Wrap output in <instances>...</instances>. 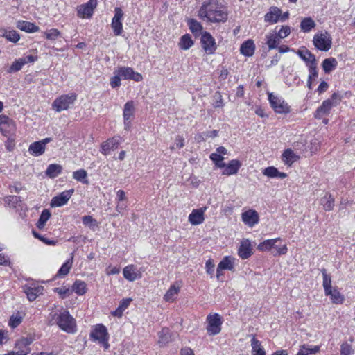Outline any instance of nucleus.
Returning a JSON list of instances; mask_svg holds the SVG:
<instances>
[{"label": "nucleus", "mask_w": 355, "mask_h": 355, "mask_svg": "<svg viewBox=\"0 0 355 355\" xmlns=\"http://www.w3.org/2000/svg\"><path fill=\"white\" fill-rule=\"evenodd\" d=\"M296 53L306 62L308 67L309 64L316 62L315 56L306 48L298 49Z\"/></svg>", "instance_id": "nucleus-20"}, {"label": "nucleus", "mask_w": 355, "mask_h": 355, "mask_svg": "<svg viewBox=\"0 0 355 355\" xmlns=\"http://www.w3.org/2000/svg\"><path fill=\"white\" fill-rule=\"evenodd\" d=\"M121 76L118 74V71H115V76L111 78L110 85L112 88L119 87L121 85Z\"/></svg>", "instance_id": "nucleus-58"}, {"label": "nucleus", "mask_w": 355, "mask_h": 355, "mask_svg": "<svg viewBox=\"0 0 355 355\" xmlns=\"http://www.w3.org/2000/svg\"><path fill=\"white\" fill-rule=\"evenodd\" d=\"M198 15L202 20L213 23L225 21L227 19V11L219 6L217 0H205Z\"/></svg>", "instance_id": "nucleus-1"}, {"label": "nucleus", "mask_w": 355, "mask_h": 355, "mask_svg": "<svg viewBox=\"0 0 355 355\" xmlns=\"http://www.w3.org/2000/svg\"><path fill=\"white\" fill-rule=\"evenodd\" d=\"M44 34L47 40H55L60 35V32L56 28H51L45 32Z\"/></svg>", "instance_id": "nucleus-51"}, {"label": "nucleus", "mask_w": 355, "mask_h": 355, "mask_svg": "<svg viewBox=\"0 0 355 355\" xmlns=\"http://www.w3.org/2000/svg\"><path fill=\"white\" fill-rule=\"evenodd\" d=\"M204 220V211L202 209H193L189 216V221L193 225L202 223Z\"/></svg>", "instance_id": "nucleus-22"}, {"label": "nucleus", "mask_w": 355, "mask_h": 355, "mask_svg": "<svg viewBox=\"0 0 355 355\" xmlns=\"http://www.w3.org/2000/svg\"><path fill=\"white\" fill-rule=\"evenodd\" d=\"M251 347L252 355H266L264 349L261 346V342L255 338L254 335H252L251 339Z\"/></svg>", "instance_id": "nucleus-30"}, {"label": "nucleus", "mask_w": 355, "mask_h": 355, "mask_svg": "<svg viewBox=\"0 0 355 355\" xmlns=\"http://www.w3.org/2000/svg\"><path fill=\"white\" fill-rule=\"evenodd\" d=\"M327 295H331V300L334 303H338L342 301V297L340 294V293L336 290L331 288V293H326Z\"/></svg>", "instance_id": "nucleus-59"}, {"label": "nucleus", "mask_w": 355, "mask_h": 355, "mask_svg": "<svg viewBox=\"0 0 355 355\" xmlns=\"http://www.w3.org/2000/svg\"><path fill=\"white\" fill-rule=\"evenodd\" d=\"M31 343V340L28 338H22L18 340L15 345V347L18 349L15 352L11 351L4 355H27L30 352L28 346Z\"/></svg>", "instance_id": "nucleus-10"}, {"label": "nucleus", "mask_w": 355, "mask_h": 355, "mask_svg": "<svg viewBox=\"0 0 355 355\" xmlns=\"http://www.w3.org/2000/svg\"><path fill=\"white\" fill-rule=\"evenodd\" d=\"M272 250H273L272 251V254L274 256H279V255L286 254L288 251V248H287L286 245H284L281 247H279L278 245H276L275 244Z\"/></svg>", "instance_id": "nucleus-52"}, {"label": "nucleus", "mask_w": 355, "mask_h": 355, "mask_svg": "<svg viewBox=\"0 0 355 355\" xmlns=\"http://www.w3.org/2000/svg\"><path fill=\"white\" fill-rule=\"evenodd\" d=\"M77 99V95L75 93L62 95L56 98L52 103V107L56 112H60L68 110Z\"/></svg>", "instance_id": "nucleus-4"}, {"label": "nucleus", "mask_w": 355, "mask_h": 355, "mask_svg": "<svg viewBox=\"0 0 355 355\" xmlns=\"http://www.w3.org/2000/svg\"><path fill=\"white\" fill-rule=\"evenodd\" d=\"M243 222L248 226L252 227L259 221L258 213L254 209H249L241 214Z\"/></svg>", "instance_id": "nucleus-15"}, {"label": "nucleus", "mask_w": 355, "mask_h": 355, "mask_svg": "<svg viewBox=\"0 0 355 355\" xmlns=\"http://www.w3.org/2000/svg\"><path fill=\"white\" fill-rule=\"evenodd\" d=\"M255 46L252 40L244 42L240 48L241 53L248 57L252 56L254 53Z\"/></svg>", "instance_id": "nucleus-27"}, {"label": "nucleus", "mask_w": 355, "mask_h": 355, "mask_svg": "<svg viewBox=\"0 0 355 355\" xmlns=\"http://www.w3.org/2000/svg\"><path fill=\"white\" fill-rule=\"evenodd\" d=\"M77 12L78 16L81 18H90L94 11L85 4H83L78 7Z\"/></svg>", "instance_id": "nucleus-46"}, {"label": "nucleus", "mask_w": 355, "mask_h": 355, "mask_svg": "<svg viewBox=\"0 0 355 355\" xmlns=\"http://www.w3.org/2000/svg\"><path fill=\"white\" fill-rule=\"evenodd\" d=\"M135 115V105L132 101H128L123 108V116L125 130H128L131 126V121Z\"/></svg>", "instance_id": "nucleus-11"}, {"label": "nucleus", "mask_w": 355, "mask_h": 355, "mask_svg": "<svg viewBox=\"0 0 355 355\" xmlns=\"http://www.w3.org/2000/svg\"><path fill=\"white\" fill-rule=\"evenodd\" d=\"M132 301L131 298H125L123 299L118 306V308L115 311H125L128 308L130 302Z\"/></svg>", "instance_id": "nucleus-61"}, {"label": "nucleus", "mask_w": 355, "mask_h": 355, "mask_svg": "<svg viewBox=\"0 0 355 355\" xmlns=\"http://www.w3.org/2000/svg\"><path fill=\"white\" fill-rule=\"evenodd\" d=\"M73 263V257L71 259H68L65 263H64L59 270L57 272V277H64L69 274L70 269L72 266Z\"/></svg>", "instance_id": "nucleus-42"}, {"label": "nucleus", "mask_w": 355, "mask_h": 355, "mask_svg": "<svg viewBox=\"0 0 355 355\" xmlns=\"http://www.w3.org/2000/svg\"><path fill=\"white\" fill-rule=\"evenodd\" d=\"M241 166V163L237 159L231 160L225 166L223 171V175H231L236 174Z\"/></svg>", "instance_id": "nucleus-21"}, {"label": "nucleus", "mask_w": 355, "mask_h": 355, "mask_svg": "<svg viewBox=\"0 0 355 355\" xmlns=\"http://www.w3.org/2000/svg\"><path fill=\"white\" fill-rule=\"evenodd\" d=\"M266 44L269 50L277 49L279 46L281 39L277 35V34L269 33L266 35Z\"/></svg>", "instance_id": "nucleus-32"}, {"label": "nucleus", "mask_w": 355, "mask_h": 355, "mask_svg": "<svg viewBox=\"0 0 355 355\" xmlns=\"http://www.w3.org/2000/svg\"><path fill=\"white\" fill-rule=\"evenodd\" d=\"M323 277V287L325 291V293H331V279L330 275L327 274L326 269L323 268L321 270Z\"/></svg>", "instance_id": "nucleus-43"}, {"label": "nucleus", "mask_w": 355, "mask_h": 355, "mask_svg": "<svg viewBox=\"0 0 355 355\" xmlns=\"http://www.w3.org/2000/svg\"><path fill=\"white\" fill-rule=\"evenodd\" d=\"M282 10L276 6H272L269 11L264 15L265 22L270 24H276L279 21Z\"/></svg>", "instance_id": "nucleus-17"}, {"label": "nucleus", "mask_w": 355, "mask_h": 355, "mask_svg": "<svg viewBox=\"0 0 355 355\" xmlns=\"http://www.w3.org/2000/svg\"><path fill=\"white\" fill-rule=\"evenodd\" d=\"M352 352L351 345L347 343H343L340 347V355H349Z\"/></svg>", "instance_id": "nucleus-64"}, {"label": "nucleus", "mask_w": 355, "mask_h": 355, "mask_svg": "<svg viewBox=\"0 0 355 355\" xmlns=\"http://www.w3.org/2000/svg\"><path fill=\"white\" fill-rule=\"evenodd\" d=\"M123 12L121 8L116 7L114 9V16L112 18L111 27L115 35H120L123 32L122 19Z\"/></svg>", "instance_id": "nucleus-9"}, {"label": "nucleus", "mask_w": 355, "mask_h": 355, "mask_svg": "<svg viewBox=\"0 0 355 355\" xmlns=\"http://www.w3.org/2000/svg\"><path fill=\"white\" fill-rule=\"evenodd\" d=\"M320 204L327 211L332 210L334 207V199L329 193H326L320 200Z\"/></svg>", "instance_id": "nucleus-36"}, {"label": "nucleus", "mask_w": 355, "mask_h": 355, "mask_svg": "<svg viewBox=\"0 0 355 355\" xmlns=\"http://www.w3.org/2000/svg\"><path fill=\"white\" fill-rule=\"evenodd\" d=\"M234 259L230 256L224 257L218 264V270H234Z\"/></svg>", "instance_id": "nucleus-35"}, {"label": "nucleus", "mask_w": 355, "mask_h": 355, "mask_svg": "<svg viewBox=\"0 0 355 355\" xmlns=\"http://www.w3.org/2000/svg\"><path fill=\"white\" fill-rule=\"evenodd\" d=\"M6 125L12 128L14 126V121L6 115H0V130L4 136L8 137L10 130H7Z\"/></svg>", "instance_id": "nucleus-25"}, {"label": "nucleus", "mask_w": 355, "mask_h": 355, "mask_svg": "<svg viewBox=\"0 0 355 355\" xmlns=\"http://www.w3.org/2000/svg\"><path fill=\"white\" fill-rule=\"evenodd\" d=\"M342 96L339 92H334L328 101H330L331 103H333V106H336L341 101Z\"/></svg>", "instance_id": "nucleus-63"}, {"label": "nucleus", "mask_w": 355, "mask_h": 355, "mask_svg": "<svg viewBox=\"0 0 355 355\" xmlns=\"http://www.w3.org/2000/svg\"><path fill=\"white\" fill-rule=\"evenodd\" d=\"M333 107V103H331L330 101L327 99L324 101L322 105L317 108L315 117L320 119L322 116L329 114Z\"/></svg>", "instance_id": "nucleus-26"}, {"label": "nucleus", "mask_w": 355, "mask_h": 355, "mask_svg": "<svg viewBox=\"0 0 355 355\" xmlns=\"http://www.w3.org/2000/svg\"><path fill=\"white\" fill-rule=\"evenodd\" d=\"M171 341V336L168 329H163L159 333L158 344L164 347Z\"/></svg>", "instance_id": "nucleus-34"}, {"label": "nucleus", "mask_w": 355, "mask_h": 355, "mask_svg": "<svg viewBox=\"0 0 355 355\" xmlns=\"http://www.w3.org/2000/svg\"><path fill=\"white\" fill-rule=\"evenodd\" d=\"M2 36L14 43L17 42L20 39L19 33L15 30H4Z\"/></svg>", "instance_id": "nucleus-45"}, {"label": "nucleus", "mask_w": 355, "mask_h": 355, "mask_svg": "<svg viewBox=\"0 0 355 355\" xmlns=\"http://www.w3.org/2000/svg\"><path fill=\"white\" fill-rule=\"evenodd\" d=\"M25 316L24 312H17L16 313L12 315L10 318L8 324L11 328H15L19 326L23 318Z\"/></svg>", "instance_id": "nucleus-37"}, {"label": "nucleus", "mask_w": 355, "mask_h": 355, "mask_svg": "<svg viewBox=\"0 0 355 355\" xmlns=\"http://www.w3.org/2000/svg\"><path fill=\"white\" fill-rule=\"evenodd\" d=\"M207 321L208 322L207 330L210 335H216L220 332L222 318L219 314L214 313L208 315Z\"/></svg>", "instance_id": "nucleus-6"}, {"label": "nucleus", "mask_w": 355, "mask_h": 355, "mask_svg": "<svg viewBox=\"0 0 355 355\" xmlns=\"http://www.w3.org/2000/svg\"><path fill=\"white\" fill-rule=\"evenodd\" d=\"M193 44V42L190 35L186 34L181 37L180 42L179 43L181 49L187 50L191 48Z\"/></svg>", "instance_id": "nucleus-44"}, {"label": "nucleus", "mask_w": 355, "mask_h": 355, "mask_svg": "<svg viewBox=\"0 0 355 355\" xmlns=\"http://www.w3.org/2000/svg\"><path fill=\"white\" fill-rule=\"evenodd\" d=\"M62 167L58 164H49L45 171V174L50 178H55L62 173Z\"/></svg>", "instance_id": "nucleus-29"}, {"label": "nucleus", "mask_w": 355, "mask_h": 355, "mask_svg": "<svg viewBox=\"0 0 355 355\" xmlns=\"http://www.w3.org/2000/svg\"><path fill=\"white\" fill-rule=\"evenodd\" d=\"M300 159V156L295 154L291 149H286L282 155V159L285 164L291 166Z\"/></svg>", "instance_id": "nucleus-24"}, {"label": "nucleus", "mask_w": 355, "mask_h": 355, "mask_svg": "<svg viewBox=\"0 0 355 355\" xmlns=\"http://www.w3.org/2000/svg\"><path fill=\"white\" fill-rule=\"evenodd\" d=\"M319 350H320L319 346H315L313 348H309V347H306L305 346H302V348L300 349L301 352H302L304 355L315 354L316 352H318Z\"/></svg>", "instance_id": "nucleus-62"}, {"label": "nucleus", "mask_w": 355, "mask_h": 355, "mask_svg": "<svg viewBox=\"0 0 355 355\" xmlns=\"http://www.w3.org/2000/svg\"><path fill=\"white\" fill-rule=\"evenodd\" d=\"M210 159L216 167L221 168L225 166V164L223 162L224 157L222 155L213 153L210 155Z\"/></svg>", "instance_id": "nucleus-49"}, {"label": "nucleus", "mask_w": 355, "mask_h": 355, "mask_svg": "<svg viewBox=\"0 0 355 355\" xmlns=\"http://www.w3.org/2000/svg\"><path fill=\"white\" fill-rule=\"evenodd\" d=\"M87 173L84 169H80L76 171L73 173V178L83 184H88V180L87 179Z\"/></svg>", "instance_id": "nucleus-48"}, {"label": "nucleus", "mask_w": 355, "mask_h": 355, "mask_svg": "<svg viewBox=\"0 0 355 355\" xmlns=\"http://www.w3.org/2000/svg\"><path fill=\"white\" fill-rule=\"evenodd\" d=\"M291 33V28L288 26H282L281 28L278 31L277 35L280 39H284Z\"/></svg>", "instance_id": "nucleus-55"}, {"label": "nucleus", "mask_w": 355, "mask_h": 355, "mask_svg": "<svg viewBox=\"0 0 355 355\" xmlns=\"http://www.w3.org/2000/svg\"><path fill=\"white\" fill-rule=\"evenodd\" d=\"M54 291L57 293L62 299L65 298L67 296H69L72 293L71 290L70 288L65 287L55 288L54 289Z\"/></svg>", "instance_id": "nucleus-54"}, {"label": "nucleus", "mask_w": 355, "mask_h": 355, "mask_svg": "<svg viewBox=\"0 0 355 355\" xmlns=\"http://www.w3.org/2000/svg\"><path fill=\"white\" fill-rule=\"evenodd\" d=\"M180 291V286L172 285L164 295V300L167 302L173 301Z\"/></svg>", "instance_id": "nucleus-41"}, {"label": "nucleus", "mask_w": 355, "mask_h": 355, "mask_svg": "<svg viewBox=\"0 0 355 355\" xmlns=\"http://www.w3.org/2000/svg\"><path fill=\"white\" fill-rule=\"evenodd\" d=\"M279 240V238L265 240L258 245L257 249L260 251H268L272 250L275 244Z\"/></svg>", "instance_id": "nucleus-38"}, {"label": "nucleus", "mask_w": 355, "mask_h": 355, "mask_svg": "<svg viewBox=\"0 0 355 355\" xmlns=\"http://www.w3.org/2000/svg\"><path fill=\"white\" fill-rule=\"evenodd\" d=\"M71 293L74 292L78 295H84L87 291V284L84 281L76 279L71 286Z\"/></svg>", "instance_id": "nucleus-28"}, {"label": "nucleus", "mask_w": 355, "mask_h": 355, "mask_svg": "<svg viewBox=\"0 0 355 355\" xmlns=\"http://www.w3.org/2000/svg\"><path fill=\"white\" fill-rule=\"evenodd\" d=\"M45 147L40 141H35L29 146L28 151L33 156L42 155L45 151Z\"/></svg>", "instance_id": "nucleus-31"}, {"label": "nucleus", "mask_w": 355, "mask_h": 355, "mask_svg": "<svg viewBox=\"0 0 355 355\" xmlns=\"http://www.w3.org/2000/svg\"><path fill=\"white\" fill-rule=\"evenodd\" d=\"M33 234L35 238L38 239L39 240L42 241L43 243L47 245H55L56 241L54 240H50L47 238H45L44 236L40 235L39 233L35 232V230H33Z\"/></svg>", "instance_id": "nucleus-56"}, {"label": "nucleus", "mask_w": 355, "mask_h": 355, "mask_svg": "<svg viewBox=\"0 0 355 355\" xmlns=\"http://www.w3.org/2000/svg\"><path fill=\"white\" fill-rule=\"evenodd\" d=\"M17 28L26 33H35L40 30L39 26L34 23L26 21H18L16 25Z\"/></svg>", "instance_id": "nucleus-23"}, {"label": "nucleus", "mask_w": 355, "mask_h": 355, "mask_svg": "<svg viewBox=\"0 0 355 355\" xmlns=\"http://www.w3.org/2000/svg\"><path fill=\"white\" fill-rule=\"evenodd\" d=\"M50 217V211L48 209H44L40 216L39 220L37 222V227L40 230L42 229Z\"/></svg>", "instance_id": "nucleus-47"}, {"label": "nucleus", "mask_w": 355, "mask_h": 355, "mask_svg": "<svg viewBox=\"0 0 355 355\" xmlns=\"http://www.w3.org/2000/svg\"><path fill=\"white\" fill-rule=\"evenodd\" d=\"M123 274L124 277L130 281H135L141 278V275L134 265H128L123 268Z\"/></svg>", "instance_id": "nucleus-18"}, {"label": "nucleus", "mask_w": 355, "mask_h": 355, "mask_svg": "<svg viewBox=\"0 0 355 355\" xmlns=\"http://www.w3.org/2000/svg\"><path fill=\"white\" fill-rule=\"evenodd\" d=\"M73 192V189L66 190L60 193L59 195L53 197L51 201V206L52 207H58L64 205L71 198Z\"/></svg>", "instance_id": "nucleus-12"}, {"label": "nucleus", "mask_w": 355, "mask_h": 355, "mask_svg": "<svg viewBox=\"0 0 355 355\" xmlns=\"http://www.w3.org/2000/svg\"><path fill=\"white\" fill-rule=\"evenodd\" d=\"M238 254L242 259H247L252 254V247L250 240L243 239L238 250Z\"/></svg>", "instance_id": "nucleus-16"}, {"label": "nucleus", "mask_w": 355, "mask_h": 355, "mask_svg": "<svg viewBox=\"0 0 355 355\" xmlns=\"http://www.w3.org/2000/svg\"><path fill=\"white\" fill-rule=\"evenodd\" d=\"M90 339L92 341L98 342L105 349H108L110 347L109 334L107 328L102 324H97L92 327L89 334Z\"/></svg>", "instance_id": "nucleus-3"}, {"label": "nucleus", "mask_w": 355, "mask_h": 355, "mask_svg": "<svg viewBox=\"0 0 355 355\" xmlns=\"http://www.w3.org/2000/svg\"><path fill=\"white\" fill-rule=\"evenodd\" d=\"M44 288L41 286L33 284L24 288L25 293L29 301L35 300L37 297L42 294Z\"/></svg>", "instance_id": "nucleus-19"}, {"label": "nucleus", "mask_w": 355, "mask_h": 355, "mask_svg": "<svg viewBox=\"0 0 355 355\" xmlns=\"http://www.w3.org/2000/svg\"><path fill=\"white\" fill-rule=\"evenodd\" d=\"M277 168L274 166H269L264 169L263 173L264 175L268 176L270 178H275L277 177Z\"/></svg>", "instance_id": "nucleus-57"}, {"label": "nucleus", "mask_w": 355, "mask_h": 355, "mask_svg": "<svg viewBox=\"0 0 355 355\" xmlns=\"http://www.w3.org/2000/svg\"><path fill=\"white\" fill-rule=\"evenodd\" d=\"M189 26L191 31L193 33L200 31L202 28L201 24L195 19H190L189 21Z\"/></svg>", "instance_id": "nucleus-53"}, {"label": "nucleus", "mask_w": 355, "mask_h": 355, "mask_svg": "<svg viewBox=\"0 0 355 355\" xmlns=\"http://www.w3.org/2000/svg\"><path fill=\"white\" fill-rule=\"evenodd\" d=\"M268 100L274 111L278 114H287L291 111L290 106L280 96H275L272 93L268 94Z\"/></svg>", "instance_id": "nucleus-5"}, {"label": "nucleus", "mask_w": 355, "mask_h": 355, "mask_svg": "<svg viewBox=\"0 0 355 355\" xmlns=\"http://www.w3.org/2000/svg\"><path fill=\"white\" fill-rule=\"evenodd\" d=\"M202 49L207 54H213L216 50L217 45L215 39L208 32H204L200 38Z\"/></svg>", "instance_id": "nucleus-8"}, {"label": "nucleus", "mask_w": 355, "mask_h": 355, "mask_svg": "<svg viewBox=\"0 0 355 355\" xmlns=\"http://www.w3.org/2000/svg\"><path fill=\"white\" fill-rule=\"evenodd\" d=\"M83 223L86 226H95L97 224L96 220L92 216H85L82 218Z\"/></svg>", "instance_id": "nucleus-60"}, {"label": "nucleus", "mask_w": 355, "mask_h": 355, "mask_svg": "<svg viewBox=\"0 0 355 355\" xmlns=\"http://www.w3.org/2000/svg\"><path fill=\"white\" fill-rule=\"evenodd\" d=\"M315 21L311 17L304 18L300 23V28L304 33L309 32L315 26Z\"/></svg>", "instance_id": "nucleus-40"}, {"label": "nucleus", "mask_w": 355, "mask_h": 355, "mask_svg": "<svg viewBox=\"0 0 355 355\" xmlns=\"http://www.w3.org/2000/svg\"><path fill=\"white\" fill-rule=\"evenodd\" d=\"M309 77L307 81V86L309 89H311L312 81L318 78V71L316 67V62L309 65Z\"/></svg>", "instance_id": "nucleus-39"}, {"label": "nucleus", "mask_w": 355, "mask_h": 355, "mask_svg": "<svg viewBox=\"0 0 355 355\" xmlns=\"http://www.w3.org/2000/svg\"><path fill=\"white\" fill-rule=\"evenodd\" d=\"M118 74L125 80H133L136 82H139L142 80V76L135 72L131 67H122L119 68Z\"/></svg>", "instance_id": "nucleus-13"}, {"label": "nucleus", "mask_w": 355, "mask_h": 355, "mask_svg": "<svg viewBox=\"0 0 355 355\" xmlns=\"http://www.w3.org/2000/svg\"><path fill=\"white\" fill-rule=\"evenodd\" d=\"M316 49L322 51H327L331 46V37L327 33L316 34L313 39Z\"/></svg>", "instance_id": "nucleus-7"}, {"label": "nucleus", "mask_w": 355, "mask_h": 355, "mask_svg": "<svg viewBox=\"0 0 355 355\" xmlns=\"http://www.w3.org/2000/svg\"><path fill=\"white\" fill-rule=\"evenodd\" d=\"M53 319L62 331L68 334H74L77 331L76 320L69 315V312L55 313Z\"/></svg>", "instance_id": "nucleus-2"}, {"label": "nucleus", "mask_w": 355, "mask_h": 355, "mask_svg": "<svg viewBox=\"0 0 355 355\" xmlns=\"http://www.w3.org/2000/svg\"><path fill=\"white\" fill-rule=\"evenodd\" d=\"M120 140L121 137L119 136L108 139L101 144V152L105 155H109L111 151L117 149L120 144Z\"/></svg>", "instance_id": "nucleus-14"}, {"label": "nucleus", "mask_w": 355, "mask_h": 355, "mask_svg": "<svg viewBox=\"0 0 355 355\" xmlns=\"http://www.w3.org/2000/svg\"><path fill=\"white\" fill-rule=\"evenodd\" d=\"M337 64L338 62L334 58H329L323 60L322 66L324 72L329 73L336 69Z\"/></svg>", "instance_id": "nucleus-33"}, {"label": "nucleus", "mask_w": 355, "mask_h": 355, "mask_svg": "<svg viewBox=\"0 0 355 355\" xmlns=\"http://www.w3.org/2000/svg\"><path fill=\"white\" fill-rule=\"evenodd\" d=\"M24 63L21 58H19L18 60H16L13 63L11 64L8 69V73H13L19 71L21 69V68L24 66Z\"/></svg>", "instance_id": "nucleus-50"}]
</instances>
